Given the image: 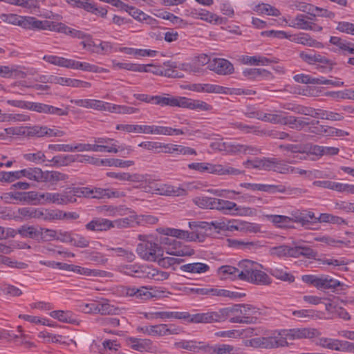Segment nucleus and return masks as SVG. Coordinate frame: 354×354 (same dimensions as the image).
Wrapping results in <instances>:
<instances>
[{
	"mask_svg": "<svg viewBox=\"0 0 354 354\" xmlns=\"http://www.w3.org/2000/svg\"><path fill=\"white\" fill-rule=\"evenodd\" d=\"M133 97L142 102L161 106H176L197 111H210L212 109V106L203 101L181 96H172L169 94L154 96L146 94H134Z\"/></svg>",
	"mask_w": 354,
	"mask_h": 354,
	"instance_id": "nucleus-1",
	"label": "nucleus"
},
{
	"mask_svg": "<svg viewBox=\"0 0 354 354\" xmlns=\"http://www.w3.org/2000/svg\"><path fill=\"white\" fill-rule=\"evenodd\" d=\"M261 313L259 309L250 304H234L221 309L222 321L229 319L231 323L247 324L254 323L257 316Z\"/></svg>",
	"mask_w": 354,
	"mask_h": 354,
	"instance_id": "nucleus-2",
	"label": "nucleus"
},
{
	"mask_svg": "<svg viewBox=\"0 0 354 354\" xmlns=\"http://www.w3.org/2000/svg\"><path fill=\"white\" fill-rule=\"evenodd\" d=\"M217 273L221 279L235 280L239 279L261 285L270 283L268 275L257 269L245 270L240 272L236 267H219Z\"/></svg>",
	"mask_w": 354,
	"mask_h": 354,
	"instance_id": "nucleus-3",
	"label": "nucleus"
},
{
	"mask_svg": "<svg viewBox=\"0 0 354 354\" xmlns=\"http://www.w3.org/2000/svg\"><path fill=\"white\" fill-rule=\"evenodd\" d=\"M138 239L141 243H138L136 248L138 254L144 260L157 262L162 256L163 250L157 243L151 235L140 234Z\"/></svg>",
	"mask_w": 354,
	"mask_h": 354,
	"instance_id": "nucleus-4",
	"label": "nucleus"
},
{
	"mask_svg": "<svg viewBox=\"0 0 354 354\" xmlns=\"http://www.w3.org/2000/svg\"><path fill=\"white\" fill-rule=\"evenodd\" d=\"M121 272L134 277L163 281L169 277V273L160 271L155 267H122Z\"/></svg>",
	"mask_w": 354,
	"mask_h": 354,
	"instance_id": "nucleus-5",
	"label": "nucleus"
},
{
	"mask_svg": "<svg viewBox=\"0 0 354 354\" xmlns=\"http://www.w3.org/2000/svg\"><path fill=\"white\" fill-rule=\"evenodd\" d=\"M188 168L202 173L206 172L216 175L237 176L241 174L239 169L230 166L214 165L208 162H192L188 165Z\"/></svg>",
	"mask_w": 354,
	"mask_h": 354,
	"instance_id": "nucleus-6",
	"label": "nucleus"
},
{
	"mask_svg": "<svg viewBox=\"0 0 354 354\" xmlns=\"http://www.w3.org/2000/svg\"><path fill=\"white\" fill-rule=\"evenodd\" d=\"M299 57L308 64H316L318 63L317 68L322 72L331 71L335 64L331 60L317 53L314 50H310L309 52L302 51L299 53Z\"/></svg>",
	"mask_w": 354,
	"mask_h": 354,
	"instance_id": "nucleus-7",
	"label": "nucleus"
},
{
	"mask_svg": "<svg viewBox=\"0 0 354 354\" xmlns=\"http://www.w3.org/2000/svg\"><path fill=\"white\" fill-rule=\"evenodd\" d=\"M63 272V274L72 276L71 273L76 275H84L88 277L110 278L113 274L110 272L99 269H90L86 267H56Z\"/></svg>",
	"mask_w": 354,
	"mask_h": 354,
	"instance_id": "nucleus-8",
	"label": "nucleus"
},
{
	"mask_svg": "<svg viewBox=\"0 0 354 354\" xmlns=\"http://www.w3.org/2000/svg\"><path fill=\"white\" fill-rule=\"evenodd\" d=\"M304 282L312 285L318 289L335 288L341 286L342 283L329 276H317L314 274H306L302 276Z\"/></svg>",
	"mask_w": 354,
	"mask_h": 354,
	"instance_id": "nucleus-9",
	"label": "nucleus"
},
{
	"mask_svg": "<svg viewBox=\"0 0 354 354\" xmlns=\"http://www.w3.org/2000/svg\"><path fill=\"white\" fill-rule=\"evenodd\" d=\"M183 313L186 315V317H183V319L187 320L190 323L210 324L222 322L221 309L218 311H209L194 315H191L188 312Z\"/></svg>",
	"mask_w": 354,
	"mask_h": 354,
	"instance_id": "nucleus-10",
	"label": "nucleus"
},
{
	"mask_svg": "<svg viewBox=\"0 0 354 354\" xmlns=\"http://www.w3.org/2000/svg\"><path fill=\"white\" fill-rule=\"evenodd\" d=\"M311 127L309 129V132L322 136H337L344 137L348 135V133L338 129L335 127H332L327 125L319 124L318 120H313L310 122Z\"/></svg>",
	"mask_w": 354,
	"mask_h": 354,
	"instance_id": "nucleus-11",
	"label": "nucleus"
},
{
	"mask_svg": "<svg viewBox=\"0 0 354 354\" xmlns=\"http://www.w3.org/2000/svg\"><path fill=\"white\" fill-rule=\"evenodd\" d=\"M46 126L35 125L32 127H13L5 129L6 133L8 134L17 136H44Z\"/></svg>",
	"mask_w": 354,
	"mask_h": 354,
	"instance_id": "nucleus-12",
	"label": "nucleus"
},
{
	"mask_svg": "<svg viewBox=\"0 0 354 354\" xmlns=\"http://www.w3.org/2000/svg\"><path fill=\"white\" fill-rule=\"evenodd\" d=\"M162 233L166 236H169L180 239H183L187 241H203V237H201L200 233L196 232H189L175 228H166L162 230Z\"/></svg>",
	"mask_w": 354,
	"mask_h": 354,
	"instance_id": "nucleus-13",
	"label": "nucleus"
},
{
	"mask_svg": "<svg viewBox=\"0 0 354 354\" xmlns=\"http://www.w3.org/2000/svg\"><path fill=\"white\" fill-rule=\"evenodd\" d=\"M283 337L289 339H303V338H313L318 337L320 333L315 328H293L288 330L283 331Z\"/></svg>",
	"mask_w": 354,
	"mask_h": 354,
	"instance_id": "nucleus-14",
	"label": "nucleus"
},
{
	"mask_svg": "<svg viewBox=\"0 0 354 354\" xmlns=\"http://www.w3.org/2000/svg\"><path fill=\"white\" fill-rule=\"evenodd\" d=\"M208 68L221 75H231L234 73L233 64L227 59L223 58H214L208 65Z\"/></svg>",
	"mask_w": 354,
	"mask_h": 354,
	"instance_id": "nucleus-15",
	"label": "nucleus"
},
{
	"mask_svg": "<svg viewBox=\"0 0 354 354\" xmlns=\"http://www.w3.org/2000/svg\"><path fill=\"white\" fill-rule=\"evenodd\" d=\"M288 26L306 30H313L320 32L322 27L308 20L307 15L303 14L297 15L295 19L290 21Z\"/></svg>",
	"mask_w": 354,
	"mask_h": 354,
	"instance_id": "nucleus-16",
	"label": "nucleus"
},
{
	"mask_svg": "<svg viewBox=\"0 0 354 354\" xmlns=\"http://www.w3.org/2000/svg\"><path fill=\"white\" fill-rule=\"evenodd\" d=\"M89 195L91 198L103 199L110 198H120L125 196L124 192L118 189L100 187L90 188Z\"/></svg>",
	"mask_w": 354,
	"mask_h": 354,
	"instance_id": "nucleus-17",
	"label": "nucleus"
},
{
	"mask_svg": "<svg viewBox=\"0 0 354 354\" xmlns=\"http://www.w3.org/2000/svg\"><path fill=\"white\" fill-rule=\"evenodd\" d=\"M127 344L131 349L139 352H152L153 342L149 339H140L129 337L126 339Z\"/></svg>",
	"mask_w": 354,
	"mask_h": 354,
	"instance_id": "nucleus-18",
	"label": "nucleus"
},
{
	"mask_svg": "<svg viewBox=\"0 0 354 354\" xmlns=\"http://www.w3.org/2000/svg\"><path fill=\"white\" fill-rule=\"evenodd\" d=\"M85 228L88 231L92 232L107 231L113 228L112 221L102 217H95L85 225Z\"/></svg>",
	"mask_w": 354,
	"mask_h": 354,
	"instance_id": "nucleus-19",
	"label": "nucleus"
},
{
	"mask_svg": "<svg viewBox=\"0 0 354 354\" xmlns=\"http://www.w3.org/2000/svg\"><path fill=\"white\" fill-rule=\"evenodd\" d=\"M165 250L167 254L178 257L191 256L194 253L192 248L183 245L176 239L169 247H165Z\"/></svg>",
	"mask_w": 354,
	"mask_h": 354,
	"instance_id": "nucleus-20",
	"label": "nucleus"
},
{
	"mask_svg": "<svg viewBox=\"0 0 354 354\" xmlns=\"http://www.w3.org/2000/svg\"><path fill=\"white\" fill-rule=\"evenodd\" d=\"M263 344L265 348H274L288 345L286 337L280 332H274L273 335L263 337Z\"/></svg>",
	"mask_w": 354,
	"mask_h": 354,
	"instance_id": "nucleus-21",
	"label": "nucleus"
},
{
	"mask_svg": "<svg viewBox=\"0 0 354 354\" xmlns=\"http://www.w3.org/2000/svg\"><path fill=\"white\" fill-rule=\"evenodd\" d=\"M156 194L165 196H186L185 189L167 184L158 183L156 182Z\"/></svg>",
	"mask_w": 354,
	"mask_h": 354,
	"instance_id": "nucleus-22",
	"label": "nucleus"
},
{
	"mask_svg": "<svg viewBox=\"0 0 354 354\" xmlns=\"http://www.w3.org/2000/svg\"><path fill=\"white\" fill-rule=\"evenodd\" d=\"M289 37L290 41L299 44L318 48L322 47L321 42L313 39L309 35L305 32L290 35Z\"/></svg>",
	"mask_w": 354,
	"mask_h": 354,
	"instance_id": "nucleus-23",
	"label": "nucleus"
},
{
	"mask_svg": "<svg viewBox=\"0 0 354 354\" xmlns=\"http://www.w3.org/2000/svg\"><path fill=\"white\" fill-rule=\"evenodd\" d=\"M163 65L164 66L160 71H153L152 72L168 77L180 78L184 76L183 73L177 69L176 62L167 61L164 62Z\"/></svg>",
	"mask_w": 354,
	"mask_h": 354,
	"instance_id": "nucleus-24",
	"label": "nucleus"
},
{
	"mask_svg": "<svg viewBox=\"0 0 354 354\" xmlns=\"http://www.w3.org/2000/svg\"><path fill=\"white\" fill-rule=\"evenodd\" d=\"M109 255L113 257H120L122 260L131 263L136 259L134 253L129 250L122 248H107Z\"/></svg>",
	"mask_w": 354,
	"mask_h": 354,
	"instance_id": "nucleus-25",
	"label": "nucleus"
},
{
	"mask_svg": "<svg viewBox=\"0 0 354 354\" xmlns=\"http://www.w3.org/2000/svg\"><path fill=\"white\" fill-rule=\"evenodd\" d=\"M163 147V153H177L183 155H196V150L189 147H185L183 145H173V144H165Z\"/></svg>",
	"mask_w": 354,
	"mask_h": 354,
	"instance_id": "nucleus-26",
	"label": "nucleus"
},
{
	"mask_svg": "<svg viewBox=\"0 0 354 354\" xmlns=\"http://www.w3.org/2000/svg\"><path fill=\"white\" fill-rule=\"evenodd\" d=\"M297 188H293L290 187H287L284 185H268L264 184L263 192L269 194H276V193H281V194H295L298 192Z\"/></svg>",
	"mask_w": 354,
	"mask_h": 354,
	"instance_id": "nucleus-27",
	"label": "nucleus"
},
{
	"mask_svg": "<svg viewBox=\"0 0 354 354\" xmlns=\"http://www.w3.org/2000/svg\"><path fill=\"white\" fill-rule=\"evenodd\" d=\"M131 213V214L129 216L112 221L113 228H126L133 227L135 223H139L140 222V219L135 214L134 212Z\"/></svg>",
	"mask_w": 354,
	"mask_h": 354,
	"instance_id": "nucleus-28",
	"label": "nucleus"
},
{
	"mask_svg": "<svg viewBox=\"0 0 354 354\" xmlns=\"http://www.w3.org/2000/svg\"><path fill=\"white\" fill-rule=\"evenodd\" d=\"M125 11L128 12L135 19L141 22H145L147 24L153 25L154 24V21H156L151 17L147 15L140 10L134 7L128 6V9H126Z\"/></svg>",
	"mask_w": 354,
	"mask_h": 354,
	"instance_id": "nucleus-29",
	"label": "nucleus"
},
{
	"mask_svg": "<svg viewBox=\"0 0 354 354\" xmlns=\"http://www.w3.org/2000/svg\"><path fill=\"white\" fill-rule=\"evenodd\" d=\"M212 353L214 354H243V351L241 348L233 345L221 344H216L212 348Z\"/></svg>",
	"mask_w": 354,
	"mask_h": 354,
	"instance_id": "nucleus-30",
	"label": "nucleus"
},
{
	"mask_svg": "<svg viewBox=\"0 0 354 354\" xmlns=\"http://www.w3.org/2000/svg\"><path fill=\"white\" fill-rule=\"evenodd\" d=\"M70 68L73 69H80L84 71H89V72H95V73H102L104 71H106V69L103 68L98 67L95 65L91 64L87 62H80L78 61H75L71 59Z\"/></svg>",
	"mask_w": 354,
	"mask_h": 354,
	"instance_id": "nucleus-31",
	"label": "nucleus"
},
{
	"mask_svg": "<svg viewBox=\"0 0 354 354\" xmlns=\"http://www.w3.org/2000/svg\"><path fill=\"white\" fill-rule=\"evenodd\" d=\"M68 176L57 171H43L42 181L45 183H55L59 181L66 180Z\"/></svg>",
	"mask_w": 354,
	"mask_h": 354,
	"instance_id": "nucleus-32",
	"label": "nucleus"
},
{
	"mask_svg": "<svg viewBox=\"0 0 354 354\" xmlns=\"http://www.w3.org/2000/svg\"><path fill=\"white\" fill-rule=\"evenodd\" d=\"M174 346L178 348H183L190 351H198L201 349H204L205 346L203 342H198L194 340H189V341H181L178 342H176L174 344Z\"/></svg>",
	"mask_w": 354,
	"mask_h": 354,
	"instance_id": "nucleus-33",
	"label": "nucleus"
},
{
	"mask_svg": "<svg viewBox=\"0 0 354 354\" xmlns=\"http://www.w3.org/2000/svg\"><path fill=\"white\" fill-rule=\"evenodd\" d=\"M194 90L197 92H205L213 93H224L226 88L212 84H198L194 85Z\"/></svg>",
	"mask_w": 354,
	"mask_h": 354,
	"instance_id": "nucleus-34",
	"label": "nucleus"
},
{
	"mask_svg": "<svg viewBox=\"0 0 354 354\" xmlns=\"http://www.w3.org/2000/svg\"><path fill=\"white\" fill-rule=\"evenodd\" d=\"M17 232L22 237L39 240L41 232L34 226L22 225L17 229Z\"/></svg>",
	"mask_w": 354,
	"mask_h": 354,
	"instance_id": "nucleus-35",
	"label": "nucleus"
},
{
	"mask_svg": "<svg viewBox=\"0 0 354 354\" xmlns=\"http://www.w3.org/2000/svg\"><path fill=\"white\" fill-rule=\"evenodd\" d=\"M23 177L37 183H41L43 171L38 167H28L23 169Z\"/></svg>",
	"mask_w": 354,
	"mask_h": 354,
	"instance_id": "nucleus-36",
	"label": "nucleus"
},
{
	"mask_svg": "<svg viewBox=\"0 0 354 354\" xmlns=\"http://www.w3.org/2000/svg\"><path fill=\"white\" fill-rule=\"evenodd\" d=\"M137 331L150 336H163L162 324L140 326L137 328Z\"/></svg>",
	"mask_w": 354,
	"mask_h": 354,
	"instance_id": "nucleus-37",
	"label": "nucleus"
},
{
	"mask_svg": "<svg viewBox=\"0 0 354 354\" xmlns=\"http://www.w3.org/2000/svg\"><path fill=\"white\" fill-rule=\"evenodd\" d=\"M50 161L55 167H62L77 161V158L74 155H58L54 156Z\"/></svg>",
	"mask_w": 354,
	"mask_h": 354,
	"instance_id": "nucleus-38",
	"label": "nucleus"
},
{
	"mask_svg": "<svg viewBox=\"0 0 354 354\" xmlns=\"http://www.w3.org/2000/svg\"><path fill=\"white\" fill-rule=\"evenodd\" d=\"M46 62L60 67H65L70 68L71 66V59H66L64 57L56 56V55H45L43 57Z\"/></svg>",
	"mask_w": 354,
	"mask_h": 354,
	"instance_id": "nucleus-39",
	"label": "nucleus"
},
{
	"mask_svg": "<svg viewBox=\"0 0 354 354\" xmlns=\"http://www.w3.org/2000/svg\"><path fill=\"white\" fill-rule=\"evenodd\" d=\"M311 151L313 154L316 156H324V155H337L339 149L337 147H324L319 145H314L311 147Z\"/></svg>",
	"mask_w": 354,
	"mask_h": 354,
	"instance_id": "nucleus-40",
	"label": "nucleus"
},
{
	"mask_svg": "<svg viewBox=\"0 0 354 354\" xmlns=\"http://www.w3.org/2000/svg\"><path fill=\"white\" fill-rule=\"evenodd\" d=\"M41 21L32 17H21L20 26L26 29H38L40 30Z\"/></svg>",
	"mask_w": 354,
	"mask_h": 354,
	"instance_id": "nucleus-41",
	"label": "nucleus"
},
{
	"mask_svg": "<svg viewBox=\"0 0 354 354\" xmlns=\"http://www.w3.org/2000/svg\"><path fill=\"white\" fill-rule=\"evenodd\" d=\"M116 129L120 131H124L129 133H142L147 134V125L119 124H117Z\"/></svg>",
	"mask_w": 354,
	"mask_h": 354,
	"instance_id": "nucleus-42",
	"label": "nucleus"
},
{
	"mask_svg": "<svg viewBox=\"0 0 354 354\" xmlns=\"http://www.w3.org/2000/svg\"><path fill=\"white\" fill-rule=\"evenodd\" d=\"M330 43L337 47L335 52H339L344 55L351 41L339 37L333 36L330 38Z\"/></svg>",
	"mask_w": 354,
	"mask_h": 354,
	"instance_id": "nucleus-43",
	"label": "nucleus"
},
{
	"mask_svg": "<svg viewBox=\"0 0 354 354\" xmlns=\"http://www.w3.org/2000/svg\"><path fill=\"white\" fill-rule=\"evenodd\" d=\"M50 315L52 317L57 319L58 320L62 322H75V319L73 317V314L71 311L54 310L50 313Z\"/></svg>",
	"mask_w": 354,
	"mask_h": 354,
	"instance_id": "nucleus-44",
	"label": "nucleus"
},
{
	"mask_svg": "<svg viewBox=\"0 0 354 354\" xmlns=\"http://www.w3.org/2000/svg\"><path fill=\"white\" fill-rule=\"evenodd\" d=\"M209 267H180V274L188 279H192L194 274L207 272Z\"/></svg>",
	"mask_w": 354,
	"mask_h": 354,
	"instance_id": "nucleus-45",
	"label": "nucleus"
},
{
	"mask_svg": "<svg viewBox=\"0 0 354 354\" xmlns=\"http://www.w3.org/2000/svg\"><path fill=\"white\" fill-rule=\"evenodd\" d=\"M41 199L42 203H56L58 205H62L63 203L62 201V194L59 193H51V192H46L42 193L39 196Z\"/></svg>",
	"mask_w": 354,
	"mask_h": 354,
	"instance_id": "nucleus-46",
	"label": "nucleus"
},
{
	"mask_svg": "<svg viewBox=\"0 0 354 354\" xmlns=\"http://www.w3.org/2000/svg\"><path fill=\"white\" fill-rule=\"evenodd\" d=\"M339 344V339L327 337H321L315 342V344L317 346L335 351L338 350Z\"/></svg>",
	"mask_w": 354,
	"mask_h": 354,
	"instance_id": "nucleus-47",
	"label": "nucleus"
},
{
	"mask_svg": "<svg viewBox=\"0 0 354 354\" xmlns=\"http://www.w3.org/2000/svg\"><path fill=\"white\" fill-rule=\"evenodd\" d=\"M154 319H183L186 317V315L183 312H167V311H156L153 313Z\"/></svg>",
	"mask_w": 354,
	"mask_h": 354,
	"instance_id": "nucleus-48",
	"label": "nucleus"
},
{
	"mask_svg": "<svg viewBox=\"0 0 354 354\" xmlns=\"http://www.w3.org/2000/svg\"><path fill=\"white\" fill-rule=\"evenodd\" d=\"M268 221L272 222L278 227H287L290 223V218L289 216L283 215H268Z\"/></svg>",
	"mask_w": 354,
	"mask_h": 354,
	"instance_id": "nucleus-49",
	"label": "nucleus"
},
{
	"mask_svg": "<svg viewBox=\"0 0 354 354\" xmlns=\"http://www.w3.org/2000/svg\"><path fill=\"white\" fill-rule=\"evenodd\" d=\"M283 113L281 111H275L274 113H266L263 112L261 120L272 124H281L283 120V116L280 114Z\"/></svg>",
	"mask_w": 354,
	"mask_h": 354,
	"instance_id": "nucleus-50",
	"label": "nucleus"
},
{
	"mask_svg": "<svg viewBox=\"0 0 354 354\" xmlns=\"http://www.w3.org/2000/svg\"><path fill=\"white\" fill-rule=\"evenodd\" d=\"M207 192L214 196L221 198H227L230 199H237L234 195L240 194L239 192L230 189H209Z\"/></svg>",
	"mask_w": 354,
	"mask_h": 354,
	"instance_id": "nucleus-51",
	"label": "nucleus"
},
{
	"mask_svg": "<svg viewBox=\"0 0 354 354\" xmlns=\"http://www.w3.org/2000/svg\"><path fill=\"white\" fill-rule=\"evenodd\" d=\"M100 162L104 165L114 166L118 167H129L134 165V162L132 160H122L116 158L101 160Z\"/></svg>",
	"mask_w": 354,
	"mask_h": 354,
	"instance_id": "nucleus-52",
	"label": "nucleus"
},
{
	"mask_svg": "<svg viewBox=\"0 0 354 354\" xmlns=\"http://www.w3.org/2000/svg\"><path fill=\"white\" fill-rule=\"evenodd\" d=\"M317 118L331 121H341L344 117L338 113L319 109Z\"/></svg>",
	"mask_w": 354,
	"mask_h": 354,
	"instance_id": "nucleus-53",
	"label": "nucleus"
},
{
	"mask_svg": "<svg viewBox=\"0 0 354 354\" xmlns=\"http://www.w3.org/2000/svg\"><path fill=\"white\" fill-rule=\"evenodd\" d=\"M217 210L221 212L224 214L231 215L234 207H235V203L223 199H218Z\"/></svg>",
	"mask_w": 354,
	"mask_h": 354,
	"instance_id": "nucleus-54",
	"label": "nucleus"
},
{
	"mask_svg": "<svg viewBox=\"0 0 354 354\" xmlns=\"http://www.w3.org/2000/svg\"><path fill=\"white\" fill-rule=\"evenodd\" d=\"M256 11L262 14H266L274 17H279L281 15L280 11L267 3L259 4L256 7Z\"/></svg>",
	"mask_w": 354,
	"mask_h": 354,
	"instance_id": "nucleus-55",
	"label": "nucleus"
},
{
	"mask_svg": "<svg viewBox=\"0 0 354 354\" xmlns=\"http://www.w3.org/2000/svg\"><path fill=\"white\" fill-rule=\"evenodd\" d=\"M272 168L273 171L283 174L293 173L294 171V168L288 166L287 164L278 158H274Z\"/></svg>",
	"mask_w": 354,
	"mask_h": 354,
	"instance_id": "nucleus-56",
	"label": "nucleus"
},
{
	"mask_svg": "<svg viewBox=\"0 0 354 354\" xmlns=\"http://www.w3.org/2000/svg\"><path fill=\"white\" fill-rule=\"evenodd\" d=\"M164 143L159 142L146 141L142 142L138 145L139 147L145 149L153 151L154 153H163Z\"/></svg>",
	"mask_w": 354,
	"mask_h": 354,
	"instance_id": "nucleus-57",
	"label": "nucleus"
},
{
	"mask_svg": "<svg viewBox=\"0 0 354 354\" xmlns=\"http://www.w3.org/2000/svg\"><path fill=\"white\" fill-rule=\"evenodd\" d=\"M243 61L245 64H253V65H268L272 62L269 59L262 56H245L243 58Z\"/></svg>",
	"mask_w": 354,
	"mask_h": 354,
	"instance_id": "nucleus-58",
	"label": "nucleus"
},
{
	"mask_svg": "<svg viewBox=\"0 0 354 354\" xmlns=\"http://www.w3.org/2000/svg\"><path fill=\"white\" fill-rule=\"evenodd\" d=\"M199 12H201L200 19L209 23L221 24L222 18L218 15L203 9H199Z\"/></svg>",
	"mask_w": 354,
	"mask_h": 354,
	"instance_id": "nucleus-59",
	"label": "nucleus"
},
{
	"mask_svg": "<svg viewBox=\"0 0 354 354\" xmlns=\"http://www.w3.org/2000/svg\"><path fill=\"white\" fill-rule=\"evenodd\" d=\"M230 151L232 152H240L243 153L257 154L259 149L250 145H232L230 146Z\"/></svg>",
	"mask_w": 354,
	"mask_h": 354,
	"instance_id": "nucleus-60",
	"label": "nucleus"
},
{
	"mask_svg": "<svg viewBox=\"0 0 354 354\" xmlns=\"http://www.w3.org/2000/svg\"><path fill=\"white\" fill-rule=\"evenodd\" d=\"M0 290L3 295L8 297H19L22 295V291L12 285L3 284L0 286Z\"/></svg>",
	"mask_w": 354,
	"mask_h": 354,
	"instance_id": "nucleus-61",
	"label": "nucleus"
},
{
	"mask_svg": "<svg viewBox=\"0 0 354 354\" xmlns=\"http://www.w3.org/2000/svg\"><path fill=\"white\" fill-rule=\"evenodd\" d=\"M19 213L22 216L30 218H41L43 213L39 209H37L33 207H23L19 209Z\"/></svg>",
	"mask_w": 354,
	"mask_h": 354,
	"instance_id": "nucleus-62",
	"label": "nucleus"
},
{
	"mask_svg": "<svg viewBox=\"0 0 354 354\" xmlns=\"http://www.w3.org/2000/svg\"><path fill=\"white\" fill-rule=\"evenodd\" d=\"M64 24L50 21H41L40 30H49L51 31L62 32Z\"/></svg>",
	"mask_w": 354,
	"mask_h": 354,
	"instance_id": "nucleus-63",
	"label": "nucleus"
},
{
	"mask_svg": "<svg viewBox=\"0 0 354 354\" xmlns=\"http://www.w3.org/2000/svg\"><path fill=\"white\" fill-rule=\"evenodd\" d=\"M312 12V15L313 17H322L327 18H333L335 16V13L328 10L327 9L322 8L315 6H310V9L308 10V12Z\"/></svg>",
	"mask_w": 354,
	"mask_h": 354,
	"instance_id": "nucleus-64",
	"label": "nucleus"
}]
</instances>
